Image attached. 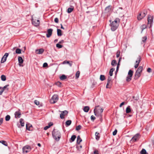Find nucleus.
<instances>
[{
    "instance_id": "nucleus-1",
    "label": "nucleus",
    "mask_w": 154,
    "mask_h": 154,
    "mask_svg": "<svg viewBox=\"0 0 154 154\" xmlns=\"http://www.w3.org/2000/svg\"><path fill=\"white\" fill-rule=\"evenodd\" d=\"M103 109L99 106H97L95 107L94 111L95 115L100 118H101L102 116V112Z\"/></svg>"
},
{
    "instance_id": "nucleus-2",
    "label": "nucleus",
    "mask_w": 154,
    "mask_h": 154,
    "mask_svg": "<svg viewBox=\"0 0 154 154\" xmlns=\"http://www.w3.org/2000/svg\"><path fill=\"white\" fill-rule=\"evenodd\" d=\"M119 22L120 20L118 18H116L114 21L111 22L110 25L112 31H114L119 26Z\"/></svg>"
},
{
    "instance_id": "nucleus-3",
    "label": "nucleus",
    "mask_w": 154,
    "mask_h": 154,
    "mask_svg": "<svg viewBox=\"0 0 154 154\" xmlns=\"http://www.w3.org/2000/svg\"><path fill=\"white\" fill-rule=\"evenodd\" d=\"M52 135L54 139L57 141L59 140L61 137L60 132L58 130H54L52 132Z\"/></svg>"
},
{
    "instance_id": "nucleus-4",
    "label": "nucleus",
    "mask_w": 154,
    "mask_h": 154,
    "mask_svg": "<svg viewBox=\"0 0 154 154\" xmlns=\"http://www.w3.org/2000/svg\"><path fill=\"white\" fill-rule=\"evenodd\" d=\"M143 70V67L142 66H139L136 71L135 74V76L137 78H138L140 75V74Z\"/></svg>"
},
{
    "instance_id": "nucleus-5",
    "label": "nucleus",
    "mask_w": 154,
    "mask_h": 154,
    "mask_svg": "<svg viewBox=\"0 0 154 154\" xmlns=\"http://www.w3.org/2000/svg\"><path fill=\"white\" fill-rule=\"evenodd\" d=\"M58 100V96L56 94L54 95L51 98L50 100V101L51 103H56Z\"/></svg>"
},
{
    "instance_id": "nucleus-6",
    "label": "nucleus",
    "mask_w": 154,
    "mask_h": 154,
    "mask_svg": "<svg viewBox=\"0 0 154 154\" xmlns=\"http://www.w3.org/2000/svg\"><path fill=\"white\" fill-rule=\"evenodd\" d=\"M133 71L131 70H130L128 73V76L126 78V80L127 82L130 81L132 79L133 75Z\"/></svg>"
},
{
    "instance_id": "nucleus-7",
    "label": "nucleus",
    "mask_w": 154,
    "mask_h": 154,
    "mask_svg": "<svg viewBox=\"0 0 154 154\" xmlns=\"http://www.w3.org/2000/svg\"><path fill=\"white\" fill-rule=\"evenodd\" d=\"M147 20V26H149V27H150L153 21V18L150 15H148V16Z\"/></svg>"
},
{
    "instance_id": "nucleus-8",
    "label": "nucleus",
    "mask_w": 154,
    "mask_h": 154,
    "mask_svg": "<svg viewBox=\"0 0 154 154\" xmlns=\"http://www.w3.org/2000/svg\"><path fill=\"white\" fill-rule=\"evenodd\" d=\"M31 148L30 146H26L23 148V151L24 153H26L30 151Z\"/></svg>"
},
{
    "instance_id": "nucleus-9",
    "label": "nucleus",
    "mask_w": 154,
    "mask_h": 154,
    "mask_svg": "<svg viewBox=\"0 0 154 154\" xmlns=\"http://www.w3.org/2000/svg\"><path fill=\"white\" fill-rule=\"evenodd\" d=\"M140 137V134H137L132 137L131 141L134 142H135L138 140Z\"/></svg>"
},
{
    "instance_id": "nucleus-10",
    "label": "nucleus",
    "mask_w": 154,
    "mask_h": 154,
    "mask_svg": "<svg viewBox=\"0 0 154 154\" xmlns=\"http://www.w3.org/2000/svg\"><path fill=\"white\" fill-rule=\"evenodd\" d=\"M141 60V57L140 56H138V57L137 58V60L135 62V64L134 65V68H137L138 67L139 64Z\"/></svg>"
},
{
    "instance_id": "nucleus-11",
    "label": "nucleus",
    "mask_w": 154,
    "mask_h": 154,
    "mask_svg": "<svg viewBox=\"0 0 154 154\" xmlns=\"http://www.w3.org/2000/svg\"><path fill=\"white\" fill-rule=\"evenodd\" d=\"M32 24L33 25L35 26H38L39 25L40 23V21L39 20L32 19Z\"/></svg>"
},
{
    "instance_id": "nucleus-12",
    "label": "nucleus",
    "mask_w": 154,
    "mask_h": 154,
    "mask_svg": "<svg viewBox=\"0 0 154 154\" xmlns=\"http://www.w3.org/2000/svg\"><path fill=\"white\" fill-rule=\"evenodd\" d=\"M146 14V13L144 12H141L140 13L139 15L137 17V19L138 20H141L145 16Z\"/></svg>"
},
{
    "instance_id": "nucleus-13",
    "label": "nucleus",
    "mask_w": 154,
    "mask_h": 154,
    "mask_svg": "<svg viewBox=\"0 0 154 154\" xmlns=\"http://www.w3.org/2000/svg\"><path fill=\"white\" fill-rule=\"evenodd\" d=\"M9 55L8 53H5L4 55L2 57V58L1 60V63H3L5 62L6 61L7 58L8 56Z\"/></svg>"
},
{
    "instance_id": "nucleus-14",
    "label": "nucleus",
    "mask_w": 154,
    "mask_h": 154,
    "mask_svg": "<svg viewBox=\"0 0 154 154\" xmlns=\"http://www.w3.org/2000/svg\"><path fill=\"white\" fill-rule=\"evenodd\" d=\"M60 112L61 113L60 114V117L61 119H64V116L67 115L68 113V112L66 110L60 111Z\"/></svg>"
},
{
    "instance_id": "nucleus-15",
    "label": "nucleus",
    "mask_w": 154,
    "mask_h": 154,
    "mask_svg": "<svg viewBox=\"0 0 154 154\" xmlns=\"http://www.w3.org/2000/svg\"><path fill=\"white\" fill-rule=\"evenodd\" d=\"M53 29H49L47 30V33L46 34V36L47 38L50 37L52 34L53 31Z\"/></svg>"
},
{
    "instance_id": "nucleus-16",
    "label": "nucleus",
    "mask_w": 154,
    "mask_h": 154,
    "mask_svg": "<svg viewBox=\"0 0 154 154\" xmlns=\"http://www.w3.org/2000/svg\"><path fill=\"white\" fill-rule=\"evenodd\" d=\"M44 51L43 49H38L35 50V52L38 54H42Z\"/></svg>"
},
{
    "instance_id": "nucleus-17",
    "label": "nucleus",
    "mask_w": 154,
    "mask_h": 154,
    "mask_svg": "<svg viewBox=\"0 0 154 154\" xmlns=\"http://www.w3.org/2000/svg\"><path fill=\"white\" fill-rule=\"evenodd\" d=\"M15 118H20L21 116V113L19 111L16 112L15 113Z\"/></svg>"
},
{
    "instance_id": "nucleus-18",
    "label": "nucleus",
    "mask_w": 154,
    "mask_h": 154,
    "mask_svg": "<svg viewBox=\"0 0 154 154\" xmlns=\"http://www.w3.org/2000/svg\"><path fill=\"white\" fill-rule=\"evenodd\" d=\"M18 62L19 63V65L20 66H23L22 65H21L23 62V60L22 58V57H19L18 58Z\"/></svg>"
},
{
    "instance_id": "nucleus-19",
    "label": "nucleus",
    "mask_w": 154,
    "mask_h": 154,
    "mask_svg": "<svg viewBox=\"0 0 154 154\" xmlns=\"http://www.w3.org/2000/svg\"><path fill=\"white\" fill-rule=\"evenodd\" d=\"M106 12H109L111 11V8L110 6L107 7L105 9Z\"/></svg>"
},
{
    "instance_id": "nucleus-20",
    "label": "nucleus",
    "mask_w": 154,
    "mask_h": 154,
    "mask_svg": "<svg viewBox=\"0 0 154 154\" xmlns=\"http://www.w3.org/2000/svg\"><path fill=\"white\" fill-rule=\"evenodd\" d=\"M82 141V139L80 138L79 136H78L77 137V143L78 144H79L80 142H81Z\"/></svg>"
},
{
    "instance_id": "nucleus-21",
    "label": "nucleus",
    "mask_w": 154,
    "mask_h": 154,
    "mask_svg": "<svg viewBox=\"0 0 154 154\" xmlns=\"http://www.w3.org/2000/svg\"><path fill=\"white\" fill-rule=\"evenodd\" d=\"M89 109V107L88 106H85L83 108V110L85 112H88Z\"/></svg>"
},
{
    "instance_id": "nucleus-22",
    "label": "nucleus",
    "mask_w": 154,
    "mask_h": 154,
    "mask_svg": "<svg viewBox=\"0 0 154 154\" xmlns=\"http://www.w3.org/2000/svg\"><path fill=\"white\" fill-rule=\"evenodd\" d=\"M32 127V125L29 123H27L26 125V129L29 131H30V128Z\"/></svg>"
},
{
    "instance_id": "nucleus-23",
    "label": "nucleus",
    "mask_w": 154,
    "mask_h": 154,
    "mask_svg": "<svg viewBox=\"0 0 154 154\" xmlns=\"http://www.w3.org/2000/svg\"><path fill=\"white\" fill-rule=\"evenodd\" d=\"M140 28L141 29V33H142L143 30L146 28V25L143 24L140 26Z\"/></svg>"
},
{
    "instance_id": "nucleus-24",
    "label": "nucleus",
    "mask_w": 154,
    "mask_h": 154,
    "mask_svg": "<svg viewBox=\"0 0 154 154\" xmlns=\"http://www.w3.org/2000/svg\"><path fill=\"white\" fill-rule=\"evenodd\" d=\"M57 31L58 36H61L62 35L61 30L60 29H57Z\"/></svg>"
},
{
    "instance_id": "nucleus-25",
    "label": "nucleus",
    "mask_w": 154,
    "mask_h": 154,
    "mask_svg": "<svg viewBox=\"0 0 154 154\" xmlns=\"http://www.w3.org/2000/svg\"><path fill=\"white\" fill-rule=\"evenodd\" d=\"M76 138V137L75 135H72L70 138V142H72L74 141Z\"/></svg>"
},
{
    "instance_id": "nucleus-26",
    "label": "nucleus",
    "mask_w": 154,
    "mask_h": 154,
    "mask_svg": "<svg viewBox=\"0 0 154 154\" xmlns=\"http://www.w3.org/2000/svg\"><path fill=\"white\" fill-rule=\"evenodd\" d=\"M20 122L21 126H24V123L23 120L22 119H20Z\"/></svg>"
},
{
    "instance_id": "nucleus-27",
    "label": "nucleus",
    "mask_w": 154,
    "mask_h": 154,
    "mask_svg": "<svg viewBox=\"0 0 154 154\" xmlns=\"http://www.w3.org/2000/svg\"><path fill=\"white\" fill-rule=\"evenodd\" d=\"M131 110L130 106H128L126 109V112L127 113H129L131 112Z\"/></svg>"
},
{
    "instance_id": "nucleus-28",
    "label": "nucleus",
    "mask_w": 154,
    "mask_h": 154,
    "mask_svg": "<svg viewBox=\"0 0 154 154\" xmlns=\"http://www.w3.org/2000/svg\"><path fill=\"white\" fill-rule=\"evenodd\" d=\"M115 69L112 68L111 69L109 72V74L110 76H112V72Z\"/></svg>"
},
{
    "instance_id": "nucleus-29",
    "label": "nucleus",
    "mask_w": 154,
    "mask_h": 154,
    "mask_svg": "<svg viewBox=\"0 0 154 154\" xmlns=\"http://www.w3.org/2000/svg\"><path fill=\"white\" fill-rule=\"evenodd\" d=\"M60 78L61 80H63L66 78V77L65 75H63L60 77Z\"/></svg>"
},
{
    "instance_id": "nucleus-30",
    "label": "nucleus",
    "mask_w": 154,
    "mask_h": 154,
    "mask_svg": "<svg viewBox=\"0 0 154 154\" xmlns=\"http://www.w3.org/2000/svg\"><path fill=\"white\" fill-rule=\"evenodd\" d=\"M71 121L70 120H67L66 122V124L67 126H69L71 124Z\"/></svg>"
},
{
    "instance_id": "nucleus-31",
    "label": "nucleus",
    "mask_w": 154,
    "mask_h": 154,
    "mask_svg": "<svg viewBox=\"0 0 154 154\" xmlns=\"http://www.w3.org/2000/svg\"><path fill=\"white\" fill-rule=\"evenodd\" d=\"M9 86L8 85H6L5 86H4L2 88V89L4 91L5 90H7V91H8V87Z\"/></svg>"
},
{
    "instance_id": "nucleus-32",
    "label": "nucleus",
    "mask_w": 154,
    "mask_h": 154,
    "mask_svg": "<svg viewBox=\"0 0 154 154\" xmlns=\"http://www.w3.org/2000/svg\"><path fill=\"white\" fill-rule=\"evenodd\" d=\"M99 134V133H98L97 132H96L95 135L96 136V139L97 140H98L100 138V136H98Z\"/></svg>"
},
{
    "instance_id": "nucleus-33",
    "label": "nucleus",
    "mask_w": 154,
    "mask_h": 154,
    "mask_svg": "<svg viewBox=\"0 0 154 154\" xmlns=\"http://www.w3.org/2000/svg\"><path fill=\"white\" fill-rule=\"evenodd\" d=\"M1 79L2 81H5L6 80V77L5 75H2L1 76Z\"/></svg>"
},
{
    "instance_id": "nucleus-34",
    "label": "nucleus",
    "mask_w": 154,
    "mask_h": 154,
    "mask_svg": "<svg viewBox=\"0 0 154 154\" xmlns=\"http://www.w3.org/2000/svg\"><path fill=\"white\" fill-rule=\"evenodd\" d=\"M100 79L101 81H103L105 79V77L104 75H101L100 76Z\"/></svg>"
},
{
    "instance_id": "nucleus-35",
    "label": "nucleus",
    "mask_w": 154,
    "mask_h": 154,
    "mask_svg": "<svg viewBox=\"0 0 154 154\" xmlns=\"http://www.w3.org/2000/svg\"><path fill=\"white\" fill-rule=\"evenodd\" d=\"M73 9V8H69L67 9V12L68 13H70L72 11Z\"/></svg>"
},
{
    "instance_id": "nucleus-36",
    "label": "nucleus",
    "mask_w": 154,
    "mask_h": 154,
    "mask_svg": "<svg viewBox=\"0 0 154 154\" xmlns=\"http://www.w3.org/2000/svg\"><path fill=\"white\" fill-rule=\"evenodd\" d=\"M0 143H2L3 144L5 145V146H8L7 143L5 141H4V140L0 141Z\"/></svg>"
},
{
    "instance_id": "nucleus-37",
    "label": "nucleus",
    "mask_w": 154,
    "mask_h": 154,
    "mask_svg": "<svg viewBox=\"0 0 154 154\" xmlns=\"http://www.w3.org/2000/svg\"><path fill=\"white\" fill-rule=\"evenodd\" d=\"M80 72L79 71H78L76 72L75 74V78L77 79L79 77L80 75Z\"/></svg>"
},
{
    "instance_id": "nucleus-38",
    "label": "nucleus",
    "mask_w": 154,
    "mask_h": 154,
    "mask_svg": "<svg viewBox=\"0 0 154 154\" xmlns=\"http://www.w3.org/2000/svg\"><path fill=\"white\" fill-rule=\"evenodd\" d=\"M11 117L9 115H7L6 116L5 119L6 121H9Z\"/></svg>"
},
{
    "instance_id": "nucleus-39",
    "label": "nucleus",
    "mask_w": 154,
    "mask_h": 154,
    "mask_svg": "<svg viewBox=\"0 0 154 154\" xmlns=\"http://www.w3.org/2000/svg\"><path fill=\"white\" fill-rule=\"evenodd\" d=\"M116 64V60H113L111 62V65L112 66H115Z\"/></svg>"
},
{
    "instance_id": "nucleus-40",
    "label": "nucleus",
    "mask_w": 154,
    "mask_h": 154,
    "mask_svg": "<svg viewBox=\"0 0 154 154\" xmlns=\"http://www.w3.org/2000/svg\"><path fill=\"white\" fill-rule=\"evenodd\" d=\"M140 153L141 154H146V151L144 149H143L140 152Z\"/></svg>"
},
{
    "instance_id": "nucleus-41",
    "label": "nucleus",
    "mask_w": 154,
    "mask_h": 154,
    "mask_svg": "<svg viewBox=\"0 0 154 154\" xmlns=\"http://www.w3.org/2000/svg\"><path fill=\"white\" fill-rule=\"evenodd\" d=\"M16 52L17 54H20L21 53V50L20 49H16Z\"/></svg>"
},
{
    "instance_id": "nucleus-42",
    "label": "nucleus",
    "mask_w": 154,
    "mask_h": 154,
    "mask_svg": "<svg viewBox=\"0 0 154 154\" xmlns=\"http://www.w3.org/2000/svg\"><path fill=\"white\" fill-rule=\"evenodd\" d=\"M81 127H82L81 125H79L76 127V130L77 131H79L81 129Z\"/></svg>"
},
{
    "instance_id": "nucleus-43",
    "label": "nucleus",
    "mask_w": 154,
    "mask_h": 154,
    "mask_svg": "<svg viewBox=\"0 0 154 154\" xmlns=\"http://www.w3.org/2000/svg\"><path fill=\"white\" fill-rule=\"evenodd\" d=\"M147 38L146 36H144L142 38V41L143 42H145Z\"/></svg>"
},
{
    "instance_id": "nucleus-44",
    "label": "nucleus",
    "mask_w": 154,
    "mask_h": 154,
    "mask_svg": "<svg viewBox=\"0 0 154 154\" xmlns=\"http://www.w3.org/2000/svg\"><path fill=\"white\" fill-rule=\"evenodd\" d=\"M56 47L58 48H61L63 47L62 45H60L59 43H58L56 44Z\"/></svg>"
},
{
    "instance_id": "nucleus-45",
    "label": "nucleus",
    "mask_w": 154,
    "mask_h": 154,
    "mask_svg": "<svg viewBox=\"0 0 154 154\" xmlns=\"http://www.w3.org/2000/svg\"><path fill=\"white\" fill-rule=\"evenodd\" d=\"M111 79H112L110 77H109L108 78V79H107V82L110 84L111 82Z\"/></svg>"
},
{
    "instance_id": "nucleus-46",
    "label": "nucleus",
    "mask_w": 154,
    "mask_h": 154,
    "mask_svg": "<svg viewBox=\"0 0 154 154\" xmlns=\"http://www.w3.org/2000/svg\"><path fill=\"white\" fill-rule=\"evenodd\" d=\"M117 131L116 129L113 132V135L114 136L115 135L117 134Z\"/></svg>"
},
{
    "instance_id": "nucleus-47",
    "label": "nucleus",
    "mask_w": 154,
    "mask_h": 154,
    "mask_svg": "<svg viewBox=\"0 0 154 154\" xmlns=\"http://www.w3.org/2000/svg\"><path fill=\"white\" fill-rule=\"evenodd\" d=\"M120 53V51H117V52L116 53V57H118L119 56Z\"/></svg>"
},
{
    "instance_id": "nucleus-48",
    "label": "nucleus",
    "mask_w": 154,
    "mask_h": 154,
    "mask_svg": "<svg viewBox=\"0 0 154 154\" xmlns=\"http://www.w3.org/2000/svg\"><path fill=\"white\" fill-rule=\"evenodd\" d=\"M34 102L37 105H38L39 104V102L37 100H35Z\"/></svg>"
},
{
    "instance_id": "nucleus-49",
    "label": "nucleus",
    "mask_w": 154,
    "mask_h": 154,
    "mask_svg": "<svg viewBox=\"0 0 154 154\" xmlns=\"http://www.w3.org/2000/svg\"><path fill=\"white\" fill-rule=\"evenodd\" d=\"M91 119L92 120H94L95 119V117L93 116H91Z\"/></svg>"
},
{
    "instance_id": "nucleus-50",
    "label": "nucleus",
    "mask_w": 154,
    "mask_h": 154,
    "mask_svg": "<svg viewBox=\"0 0 154 154\" xmlns=\"http://www.w3.org/2000/svg\"><path fill=\"white\" fill-rule=\"evenodd\" d=\"M69 63V61H67V60H65L64 61L63 63H62V64H66V63Z\"/></svg>"
},
{
    "instance_id": "nucleus-51",
    "label": "nucleus",
    "mask_w": 154,
    "mask_h": 154,
    "mask_svg": "<svg viewBox=\"0 0 154 154\" xmlns=\"http://www.w3.org/2000/svg\"><path fill=\"white\" fill-rule=\"evenodd\" d=\"M48 66V64L46 63H44L43 65V67H47Z\"/></svg>"
},
{
    "instance_id": "nucleus-52",
    "label": "nucleus",
    "mask_w": 154,
    "mask_h": 154,
    "mask_svg": "<svg viewBox=\"0 0 154 154\" xmlns=\"http://www.w3.org/2000/svg\"><path fill=\"white\" fill-rule=\"evenodd\" d=\"M61 84V83L60 82H58L56 83V85L57 86H60Z\"/></svg>"
},
{
    "instance_id": "nucleus-53",
    "label": "nucleus",
    "mask_w": 154,
    "mask_h": 154,
    "mask_svg": "<svg viewBox=\"0 0 154 154\" xmlns=\"http://www.w3.org/2000/svg\"><path fill=\"white\" fill-rule=\"evenodd\" d=\"M58 19L57 18H55L54 19V22L56 23H58Z\"/></svg>"
},
{
    "instance_id": "nucleus-54",
    "label": "nucleus",
    "mask_w": 154,
    "mask_h": 154,
    "mask_svg": "<svg viewBox=\"0 0 154 154\" xmlns=\"http://www.w3.org/2000/svg\"><path fill=\"white\" fill-rule=\"evenodd\" d=\"M53 125V123L51 122H50L48 123V125L50 127L51 126H52Z\"/></svg>"
},
{
    "instance_id": "nucleus-55",
    "label": "nucleus",
    "mask_w": 154,
    "mask_h": 154,
    "mask_svg": "<svg viewBox=\"0 0 154 154\" xmlns=\"http://www.w3.org/2000/svg\"><path fill=\"white\" fill-rule=\"evenodd\" d=\"M151 69L150 68H149L147 69V71L149 72H151Z\"/></svg>"
},
{
    "instance_id": "nucleus-56",
    "label": "nucleus",
    "mask_w": 154,
    "mask_h": 154,
    "mask_svg": "<svg viewBox=\"0 0 154 154\" xmlns=\"http://www.w3.org/2000/svg\"><path fill=\"white\" fill-rule=\"evenodd\" d=\"M110 84V83H108L107 82V83L106 84V88H110V87L108 86V85Z\"/></svg>"
},
{
    "instance_id": "nucleus-57",
    "label": "nucleus",
    "mask_w": 154,
    "mask_h": 154,
    "mask_svg": "<svg viewBox=\"0 0 154 154\" xmlns=\"http://www.w3.org/2000/svg\"><path fill=\"white\" fill-rule=\"evenodd\" d=\"M3 121V119L2 118L0 119V125H1Z\"/></svg>"
},
{
    "instance_id": "nucleus-58",
    "label": "nucleus",
    "mask_w": 154,
    "mask_h": 154,
    "mask_svg": "<svg viewBox=\"0 0 154 154\" xmlns=\"http://www.w3.org/2000/svg\"><path fill=\"white\" fill-rule=\"evenodd\" d=\"M50 127L48 126H47L44 128V129L45 130H47Z\"/></svg>"
},
{
    "instance_id": "nucleus-59",
    "label": "nucleus",
    "mask_w": 154,
    "mask_h": 154,
    "mask_svg": "<svg viewBox=\"0 0 154 154\" xmlns=\"http://www.w3.org/2000/svg\"><path fill=\"white\" fill-rule=\"evenodd\" d=\"M94 154H98V151L97 150H95L94 152Z\"/></svg>"
},
{
    "instance_id": "nucleus-60",
    "label": "nucleus",
    "mask_w": 154,
    "mask_h": 154,
    "mask_svg": "<svg viewBox=\"0 0 154 154\" xmlns=\"http://www.w3.org/2000/svg\"><path fill=\"white\" fill-rule=\"evenodd\" d=\"M124 104H125V102H122V103L120 105V106H119L120 107H121L122 105H123Z\"/></svg>"
},
{
    "instance_id": "nucleus-61",
    "label": "nucleus",
    "mask_w": 154,
    "mask_h": 154,
    "mask_svg": "<svg viewBox=\"0 0 154 154\" xmlns=\"http://www.w3.org/2000/svg\"><path fill=\"white\" fill-rule=\"evenodd\" d=\"M4 91V90H3L2 89L0 91V95H1L2 94L3 92Z\"/></svg>"
},
{
    "instance_id": "nucleus-62",
    "label": "nucleus",
    "mask_w": 154,
    "mask_h": 154,
    "mask_svg": "<svg viewBox=\"0 0 154 154\" xmlns=\"http://www.w3.org/2000/svg\"><path fill=\"white\" fill-rule=\"evenodd\" d=\"M68 64L70 66H71L72 65V62L71 61L70 63L69 62V63Z\"/></svg>"
},
{
    "instance_id": "nucleus-63",
    "label": "nucleus",
    "mask_w": 154,
    "mask_h": 154,
    "mask_svg": "<svg viewBox=\"0 0 154 154\" xmlns=\"http://www.w3.org/2000/svg\"><path fill=\"white\" fill-rule=\"evenodd\" d=\"M152 144L154 145V136L153 137V138H152Z\"/></svg>"
},
{
    "instance_id": "nucleus-64",
    "label": "nucleus",
    "mask_w": 154,
    "mask_h": 154,
    "mask_svg": "<svg viewBox=\"0 0 154 154\" xmlns=\"http://www.w3.org/2000/svg\"><path fill=\"white\" fill-rule=\"evenodd\" d=\"M63 42H64L63 40H62L61 41L59 42V43L60 44H61V43H63Z\"/></svg>"
}]
</instances>
